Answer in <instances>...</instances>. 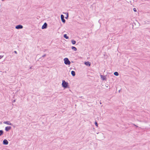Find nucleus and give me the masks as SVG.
Returning <instances> with one entry per match:
<instances>
[{"label":"nucleus","instance_id":"24","mask_svg":"<svg viewBox=\"0 0 150 150\" xmlns=\"http://www.w3.org/2000/svg\"><path fill=\"white\" fill-rule=\"evenodd\" d=\"M134 125L135 126H136L137 127V126H136V125H134Z\"/></svg>","mask_w":150,"mask_h":150},{"label":"nucleus","instance_id":"3","mask_svg":"<svg viewBox=\"0 0 150 150\" xmlns=\"http://www.w3.org/2000/svg\"><path fill=\"white\" fill-rule=\"evenodd\" d=\"M61 20L62 21V22L64 23H65V20L64 18V15L62 14L61 15Z\"/></svg>","mask_w":150,"mask_h":150},{"label":"nucleus","instance_id":"21","mask_svg":"<svg viewBox=\"0 0 150 150\" xmlns=\"http://www.w3.org/2000/svg\"><path fill=\"white\" fill-rule=\"evenodd\" d=\"M46 54H45L42 56V57H44L46 56Z\"/></svg>","mask_w":150,"mask_h":150},{"label":"nucleus","instance_id":"16","mask_svg":"<svg viewBox=\"0 0 150 150\" xmlns=\"http://www.w3.org/2000/svg\"><path fill=\"white\" fill-rule=\"evenodd\" d=\"M3 133V131L2 130H0V136H1Z\"/></svg>","mask_w":150,"mask_h":150},{"label":"nucleus","instance_id":"26","mask_svg":"<svg viewBox=\"0 0 150 150\" xmlns=\"http://www.w3.org/2000/svg\"><path fill=\"white\" fill-rule=\"evenodd\" d=\"M31 67L30 68V69H31Z\"/></svg>","mask_w":150,"mask_h":150},{"label":"nucleus","instance_id":"18","mask_svg":"<svg viewBox=\"0 0 150 150\" xmlns=\"http://www.w3.org/2000/svg\"><path fill=\"white\" fill-rule=\"evenodd\" d=\"M133 10L134 11V12H136L137 11V10L136 8H134L133 9Z\"/></svg>","mask_w":150,"mask_h":150},{"label":"nucleus","instance_id":"6","mask_svg":"<svg viewBox=\"0 0 150 150\" xmlns=\"http://www.w3.org/2000/svg\"><path fill=\"white\" fill-rule=\"evenodd\" d=\"M4 124H5L9 125H12V124L10 122V121H4L3 122Z\"/></svg>","mask_w":150,"mask_h":150},{"label":"nucleus","instance_id":"1","mask_svg":"<svg viewBox=\"0 0 150 150\" xmlns=\"http://www.w3.org/2000/svg\"><path fill=\"white\" fill-rule=\"evenodd\" d=\"M64 64L67 65H70L71 64L70 62L69 61L68 59L67 58H65L64 59Z\"/></svg>","mask_w":150,"mask_h":150},{"label":"nucleus","instance_id":"15","mask_svg":"<svg viewBox=\"0 0 150 150\" xmlns=\"http://www.w3.org/2000/svg\"><path fill=\"white\" fill-rule=\"evenodd\" d=\"M64 37L66 39H68L69 38V37L68 36H67V35L66 34L64 35Z\"/></svg>","mask_w":150,"mask_h":150},{"label":"nucleus","instance_id":"8","mask_svg":"<svg viewBox=\"0 0 150 150\" xmlns=\"http://www.w3.org/2000/svg\"><path fill=\"white\" fill-rule=\"evenodd\" d=\"M3 144L4 145H7L8 142L6 139H4L3 141Z\"/></svg>","mask_w":150,"mask_h":150},{"label":"nucleus","instance_id":"13","mask_svg":"<svg viewBox=\"0 0 150 150\" xmlns=\"http://www.w3.org/2000/svg\"><path fill=\"white\" fill-rule=\"evenodd\" d=\"M114 74L116 76H118L119 75V73L117 72H115L114 73Z\"/></svg>","mask_w":150,"mask_h":150},{"label":"nucleus","instance_id":"5","mask_svg":"<svg viewBox=\"0 0 150 150\" xmlns=\"http://www.w3.org/2000/svg\"><path fill=\"white\" fill-rule=\"evenodd\" d=\"M16 28L17 29H21L23 28L22 25H18L16 26Z\"/></svg>","mask_w":150,"mask_h":150},{"label":"nucleus","instance_id":"12","mask_svg":"<svg viewBox=\"0 0 150 150\" xmlns=\"http://www.w3.org/2000/svg\"><path fill=\"white\" fill-rule=\"evenodd\" d=\"M71 42L72 44L73 45L75 44L76 43V41L74 40H72L71 41Z\"/></svg>","mask_w":150,"mask_h":150},{"label":"nucleus","instance_id":"20","mask_svg":"<svg viewBox=\"0 0 150 150\" xmlns=\"http://www.w3.org/2000/svg\"><path fill=\"white\" fill-rule=\"evenodd\" d=\"M3 57V56H1V55H0V59H1V58H2Z\"/></svg>","mask_w":150,"mask_h":150},{"label":"nucleus","instance_id":"2","mask_svg":"<svg viewBox=\"0 0 150 150\" xmlns=\"http://www.w3.org/2000/svg\"><path fill=\"white\" fill-rule=\"evenodd\" d=\"M62 85L63 87L67 88L68 86V83L66 82L64 80L62 81Z\"/></svg>","mask_w":150,"mask_h":150},{"label":"nucleus","instance_id":"7","mask_svg":"<svg viewBox=\"0 0 150 150\" xmlns=\"http://www.w3.org/2000/svg\"><path fill=\"white\" fill-rule=\"evenodd\" d=\"M11 126L6 127L5 128V130L6 131H8L11 129Z\"/></svg>","mask_w":150,"mask_h":150},{"label":"nucleus","instance_id":"10","mask_svg":"<svg viewBox=\"0 0 150 150\" xmlns=\"http://www.w3.org/2000/svg\"><path fill=\"white\" fill-rule=\"evenodd\" d=\"M71 74L73 76H74L75 75V72L73 71H71Z\"/></svg>","mask_w":150,"mask_h":150},{"label":"nucleus","instance_id":"9","mask_svg":"<svg viewBox=\"0 0 150 150\" xmlns=\"http://www.w3.org/2000/svg\"><path fill=\"white\" fill-rule=\"evenodd\" d=\"M85 65L86 66L89 67L91 65V63L89 62H85Z\"/></svg>","mask_w":150,"mask_h":150},{"label":"nucleus","instance_id":"25","mask_svg":"<svg viewBox=\"0 0 150 150\" xmlns=\"http://www.w3.org/2000/svg\"><path fill=\"white\" fill-rule=\"evenodd\" d=\"M100 104H102V103L101 102H100Z\"/></svg>","mask_w":150,"mask_h":150},{"label":"nucleus","instance_id":"17","mask_svg":"<svg viewBox=\"0 0 150 150\" xmlns=\"http://www.w3.org/2000/svg\"><path fill=\"white\" fill-rule=\"evenodd\" d=\"M65 13V14H66V17H65V18H66V19H67V18L68 17V13Z\"/></svg>","mask_w":150,"mask_h":150},{"label":"nucleus","instance_id":"4","mask_svg":"<svg viewBox=\"0 0 150 150\" xmlns=\"http://www.w3.org/2000/svg\"><path fill=\"white\" fill-rule=\"evenodd\" d=\"M47 24L46 23H45L42 27V29H45L47 28Z\"/></svg>","mask_w":150,"mask_h":150},{"label":"nucleus","instance_id":"19","mask_svg":"<svg viewBox=\"0 0 150 150\" xmlns=\"http://www.w3.org/2000/svg\"><path fill=\"white\" fill-rule=\"evenodd\" d=\"M95 125L96 126H98V123H97V122H95Z\"/></svg>","mask_w":150,"mask_h":150},{"label":"nucleus","instance_id":"22","mask_svg":"<svg viewBox=\"0 0 150 150\" xmlns=\"http://www.w3.org/2000/svg\"><path fill=\"white\" fill-rule=\"evenodd\" d=\"M14 52L16 54H17V52L16 51H14Z\"/></svg>","mask_w":150,"mask_h":150},{"label":"nucleus","instance_id":"23","mask_svg":"<svg viewBox=\"0 0 150 150\" xmlns=\"http://www.w3.org/2000/svg\"><path fill=\"white\" fill-rule=\"evenodd\" d=\"M15 102V100H14L13 101V102Z\"/></svg>","mask_w":150,"mask_h":150},{"label":"nucleus","instance_id":"11","mask_svg":"<svg viewBox=\"0 0 150 150\" xmlns=\"http://www.w3.org/2000/svg\"><path fill=\"white\" fill-rule=\"evenodd\" d=\"M101 77L102 79L103 80H105V77L104 76H103L102 75H101Z\"/></svg>","mask_w":150,"mask_h":150},{"label":"nucleus","instance_id":"14","mask_svg":"<svg viewBox=\"0 0 150 150\" xmlns=\"http://www.w3.org/2000/svg\"><path fill=\"white\" fill-rule=\"evenodd\" d=\"M71 48L72 50H74L76 51L77 50V49L76 47H72Z\"/></svg>","mask_w":150,"mask_h":150}]
</instances>
